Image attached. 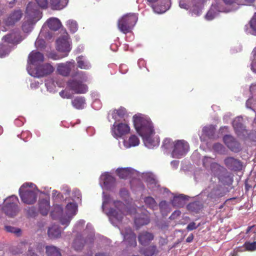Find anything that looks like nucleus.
<instances>
[{
    "label": "nucleus",
    "instance_id": "obj_2",
    "mask_svg": "<svg viewBox=\"0 0 256 256\" xmlns=\"http://www.w3.org/2000/svg\"><path fill=\"white\" fill-rule=\"evenodd\" d=\"M26 20L23 22L22 28L24 32H30L32 30L34 26L40 20L42 13L39 11L35 2H30L26 8Z\"/></svg>",
    "mask_w": 256,
    "mask_h": 256
},
{
    "label": "nucleus",
    "instance_id": "obj_27",
    "mask_svg": "<svg viewBox=\"0 0 256 256\" xmlns=\"http://www.w3.org/2000/svg\"><path fill=\"white\" fill-rule=\"evenodd\" d=\"M132 168H118L116 170V172L120 178H127L130 177L133 172Z\"/></svg>",
    "mask_w": 256,
    "mask_h": 256
},
{
    "label": "nucleus",
    "instance_id": "obj_1",
    "mask_svg": "<svg viewBox=\"0 0 256 256\" xmlns=\"http://www.w3.org/2000/svg\"><path fill=\"white\" fill-rule=\"evenodd\" d=\"M133 122L136 130L143 138L145 143L151 144V135L154 133L152 122L150 120L136 115L133 116Z\"/></svg>",
    "mask_w": 256,
    "mask_h": 256
},
{
    "label": "nucleus",
    "instance_id": "obj_37",
    "mask_svg": "<svg viewBox=\"0 0 256 256\" xmlns=\"http://www.w3.org/2000/svg\"><path fill=\"white\" fill-rule=\"evenodd\" d=\"M144 202L149 208H151L152 210H154L157 207V202H156L154 198L150 197V196L146 197L144 199Z\"/></svg>",
    "mask_w": 256,
    "mask_h": 256
},
{
    "label": "nucleus",
    "instance_id": "obj_14",
    "mask_svg": "<svg viewBox=\"0 0 256 256\" xmlns=\"http://www.w3.org/2000/svg\"><path fill=\"white\" fill-rule=\"evenodd\" d=\"M56 44L57 50L64 53L62 57L67 56L72 48L67 38H59L56 40Z\"/></svg>",
    "mask_w": 256,
    "mask_h": 256
},
{
    "label": "nucleus",
    "instance_id": "obj_48",
    "mask_svg": "<svg viewBox=\"0 0 256 256\" xmlns=\"http://www.w3.org/2000/svg\"><path fill=\"white\" fill-rule=\"evenodd\" d=\"M78 67L83 69H88L90 66V64L88 62L80 60H78Z\"/></svg>",
    "mask_w": 256,
    "mask_h": 256
},
{
    "label": "nucleus",
    "instance_id": "obj_12",
    "mask_svg": "<svg viewBox=\"0 0 256 256\" xmlns=\"http://www.w3.org/2000/svg\"><path fill=\"white\" fill-rule=\"evenodd\" d=\"M54 71V67L50 64H44L36 67L35 76L37 78H42L51 74Z\"/></svg>",
    "mask_w": 256,
    "mask_h": 256
},
{
    "label": "nucleus",
    "instance_id": "obj_21",
    "mask_svg": "<svg viewBox=\"0 0 256 256\" xmlns=\"http://www.w3.org/2000/svg\"><path fill=\"white\" fill-rule=\"evenodd\" d=\"M44 60V56L40 52H33L28 55V61L30 64H36L38 62H42Z\"/></svg>",
    "mask_w": 256,
    "mask_h": 256
},
{
    "label": "nucleus",
    "instance_id": "obj_41",
    "mask_svg": "<svg viewBox=\"0 0 256 256\" xmlns=\"http://www.w3.org/2000/svg\"><path fill=\"white\" fill-rule=\"evenodd\" d=\"M220 164L216 162L211 163L210 165V170L214 174H218L220 170Z\"/></svg>",
    "mask_w": 256,
    "mask_h": 256
},
{
    "label": "nucleus",
    "instance_id": "obj_18",
    "mask_svg": "<svg viewBox=\"0 0 256 256\" xmlns=\"http://www.w3.org/2000/svg\"><path fill=\"white\" fill-rule=\"evenodd\" d=\"M23 16V12L21 10H15L12 12L7 18L6 23L8 26L14 25L16 22L20 20Z\"/></svg>",
    "mask_w": 256,
    "mask_h": 256
},
{
    "label": "nucleus",
    "instance_id": "obj_5",
    "mask_svg": "<svg viewBox=\"0 0 256 256\" xmlns=\"http://www.w3.org/2000/svg\"><path fill=\"white\" fill-rule=\"evenodd\" d=\"M19 194L22 202L32 204L36 201V192L33 190L28 183L22 184L19 188Z\"/></svg>",
    "mask_w": 256,
    "mask_h": 256
},
{
    "label": "nucleus",
    "instance_id": "obj_56",
    "mask_svg": "<svg viewBox=\"0 0 256 256\" xmlns=\"http://www.w3.org/2000/svg\"><path fill=\"white\" fill-rule=\"evenodd\" d=\"M114 178L113 176H110V175H107L104 179V184H107L108 182H114Z\"/></svg>",
    "mask_w": 256,
    "mask_h": 256
},
{
    "label": "nucleus",
    "instance_id": "obj_30",
    "mask_svg": "<svg viewBox=\"0 0 256 256\" xmlns=\"http://www.w3.org/2000/svg\"><path fill=\"white\" fill-rule=\"evenodd\" d=\"M68 0H50V4L52 10H62L66 6Z\"/></svg>",
    "mask_w": 256,
    "mask_h": 256
},
{
    "label": "nucleus",
    "instance_id": "obj_42",
    "mask_svg": "<svg viewBox=\"0 0 256 256\" xmlns=\"http://www.w3.org/2000/svg\"><path fill=\"white\" fill-rule=\"evenodd\" d=\"M212 148L214 150L219 153H222L225 149L222 144L220 143L214 144L212 146Z\"/></svg>",
    "mask_w": 256,
    "mask_h": 256
},
{
    "label": "nucleus",
    "instance_id": "obj_51",
    "mask_svg": "<svg viewBox=\"0 0 256 256\" xmlns=\"http://www.w3.org/2000/svg\"><path fill=\"white\" fill-rule=\"evenodd\" d=\"M5 229L6 231L10 232L18 233L20 232V229H16L14 227L10 226H6L5 227Z\"/></svg>",
    "mask_w": 256,
    "mask_h": 256
},
{
    "label": "nucleus",
    "instance_id": "obj_33",
    "mask_svg": "<svg viewBox=\"0 0 256 256\" xmlns=\"http://www.w3.org/2000/svg\"><path fill=\"white\" fill-rule=\"evenodd\" d=\"M202 132L210 139H214L215 138L216 129L213 126H204Z\"/></svg>",
    "mask_w": 256,
    "mask_h": 256
},
{
    "label": "nucleus",
    "instance_id": "obj_50",
    "mask_svg": "<svg viewBox=\"0 0 256 256\" xmlns=\"http://www.w3.org/2000/svg\"><path fill=\"white\" fill-rule=\"evenodd\" d=\"M110 195H104L103 196V202L102 205V208L103 210L104 208L105 205L110 202Z\"/></svg>",
    "mask_w": 256,
    "mask_h": 256
},
{
    "label": "nucleus",
    "instance_id": "obj_7",
    "mask_svg": "<svg viewBox=\"0 0 256 256\" xmlns=\"http://www.w3.org/2000/svg\"><path fill=\"white\" fill-rule=\"evenodd\" d=\"M190 150L188 142L184 140H178L174 144V148L172 152L173 158H180L184 156Z\"/></svg>",
    "mask_w": 256,
    "mask_h": 256
},
{
    "label": "nucleus",
    "instance_id": "obj_46",
    "mask_svg": "<svg viewBox=\"0 0 256 256\" xmlns=\"http://www.w3.org/2000/svg\"><path fill=\"white\" fill-rule=\"evenodd\" d=\"M244 246L248 250H256V242H245Z\"/></svg>",
    "mask_w": 256,
    "mask_h": 256
},
{
    "label": "nucleus",
    "instance_id": "obj_47",
    "mask_svg": "<svg viewBox=\"0 0 256 256\" xmlns=\"http://www.w3.org/2000/svg\"><path fill=\"white\" fill-rule=\"evenodd\" d=\"M36 4L38 6V8L39 11V6L41 8H46L48 6V0H36Z\"/></svg>",
    "mask_w": 256,
    "mask_h": 256
},
{
    "label": "nucleus",
    "instance_id": "obj_60",
    "mask_svg": "<svg viewBox=\"0 0 256 256\" xmlns=\"http://www.w3.org/2000/svg\"><path fill=\"white\" fill-rule=\"evenodd\" d=\"M251 69L254 72H256V62H252L251 64Z\"/></svg>",
    "mask_w": 256,
    "mask_h": 256
},
{
    "label": "nucleus",
    "instance_id": "obj_36",
    "mask_svg": "<svg viewBox=\"0 0 256 256\" xmlns=\"http://www.w3.org/2000/svg\"><path fill=\"white\" fill-rule=\"evenodd\" d=\"M157 252H158V250L156 246V245H150L144 250V254L146 256H152L154 254H157Z\"/></svg>",
    "mask_w": 256,
    "mask_h": 256
},
{
    "label": "nucleus",
    "instance_id": "obj_22",
    "mask_svg": "<svg viewBox=\"0 0 256 256\" xmlns=\"http://www.w3.org/2000/svg\"><path fill=\"white\" fill-rule=\"evenodd\" d=\"M134 222L136 228L138 229L141 226L148 224L150 222V220L148 215L143 214L138 217H136Z\"/></svg>",
    "mask_w": 256,
    "mask_h": 256
},
{
    "label": "nucleus",
    "instance_id": "obj_17",
    "mask_svg": "<svg viewBox=\"0 0 256 256\" xmlns=\"http://www.w3.org/2000/svg\"><path fill=\"white\" fill-rule=\"evenodd\" d=\"M224 164L228 168L234 170H240L242 164L240 160L233 157H228L224 160Z\"/></svg>",
    "mask_w": 256,
    "mask_h": 256
},
{
    "label": "nucleus",
    "instance_id": "obj_54",
    "mask_svg": "<svg viewBox=\"0 0 256 256\" xmlns=\"http://www.w3.org/2000/svg\"><path fill=\"white\" fill-rule=\"evenodd\" d=\"M28 213L30 216H34L36 214L35 208H34V206L28 208Z\"/></svg>",
    "mask_w": 256,
    "mask_h": 256
},
{
    "label": "nucleus",
    "instance_id": "obj_34",
    "mask_svg": "<svg viewBox=\"0 0 256 256\" xmlns=\"http://www.w3.org/2000/svg\"><path fill=\"white\" fill-rule=\"evenodd\" d=\"M224 195V192L220 191V189L213 188L208 194V198H211V200H216L220 198H222Z\"/></svg>",
    "mask_w": 256,
    "mask_h": 256
},
{
    "label": "nucleus",
    "instance_id": "obj_25",
    "mask_svg": "<svg viewBox=\"0 0 256 256\" xmlns=\"http://www.w3.org/2000/svg\"><path fill=\"white\" fill-rule=\"evenodd\" d=\"M86 242V240L84 239L82 236H78L74 240L72 247L74 250H82Z\"/></svg>",
    "mask_w": 256,
    "mask_h": 256
},
{
    "label": "nucleus",
    "instance_id": "obj_8",
    "mask_svg": "<svg viewBox=\"0 0 256 256\" xmlns=\"http://www.w3.org/2000/svg\"><path fill=\"white\" fill-rule=\"evenodd\" d=\"M68 87L75 94H85L88 90V86L84 84L82 80L71 79L67 82Z\"/></svg>",
    "mask_w": 256,
    "mask_h": 256
},
{
    "label": "nucleus",
    "instance_id": "obj_9",
    "mask_svg": "<svg viewBox=\"0 0 256 256\" xmlns=\"http://www.w3.org/2000/svg\"><path fill=\"white\" fill-rule=\"evenodd\" d=\"M223 142L230 150L238 152L242 150L239 142L230 134H226L223 136Z\"/></svg>",
    "mask_w": 256,
    "mask_h": 256
},
{
    "label": "nucleus",
    "instance_id": "obj_59",
    "mask_svg": "<svg viewBox=\"0 0 256 256\" xmlns=\"http://www.w3.org/2000/svg\"><path fill=\"white\" fill-rule=\"evenodd\" d=\"M236 0H223L224 2L226 4H231L235 2Z\"/></svg>",
    "mask_w": 256,
    "mask_h": 256
},
{
    "label": "nucleus",
    "instance_id": "obj_4",
    "mask_svg": "<svg viewBox=\"0 0 256 256\" xmlns=\"http://www.w3.org/2000/svg\"><path fill=\"white\" fill-rule=\"evenodd\" d=\"M18 199L16 196H11L5 199L2 210L9 217H14L19 212Z\"/></svg>",
    "mask_w": 256,
    "mask_h": 256
},
{
    "label": "nucleus",
    "instance_id": "obj_26",
    "mask_svg": "<svg viewBox=\"0 0 256 256\" xmlns=\"http://www.w3.org/2000/svg\"><path fill=\"white\" fill-rule=\"evenodd\" d=\"M48 234L49 238H58L61 234V230L59 226L54 225L49 228L48 230Z\"/></svg>",
    "mask_w": 256,
    "mask_h": 256
},
{
    "label": "nucleus",
    "instance_id": "obj_45",
    "mask_svg": "<svg viewBox=\"0 0 256 256\" xmlns=\"http://www.w3.org/2000/svg\"><path fill=\"white\" fill-rule=\"evenodd\" d=\"M188 209L192 212H198V210H200V205L196 202H192L188 204Z\"/></svg>",
    "mask_w": 256,
    "mask_h": 256
},
{
    "label": "nucleus",
    "instance_id": "obj_58",
    "mask_svg": "<svg viewBox=\"0 0 256 256\" xmlns=\"http://www.w3.org/2000/svg\"><path fill=\"white\" fill-rule=\"evenodd\" d=\"M194 238V235L193 234H190L189 235V236H188L186 240V242H192V240Z\"/></svg>",
    "mask_w": 256,
    "mask_h": 256
},
{
    "label": "nucleus",
    "instance_id": "obj_49",
    "mask_svg": "<svg viewBox=\"0 0 256 256\" xmlns=\"http://www.w3.org/2000/svg\"><path fill=\"white\" fill-rule=\"evenodd\" d=\"M60 95L64 98H72V96L69 92L66 91V90H62L60 92Z\"/></svg>",
    "mask_w": 256,
    "mask_h": 256
},
{
    "label": "nucleus",
    "instance_id": "obj_64",
    "mask_svg": "<svg viewBox=\"0 0 256 256\" xmlns=\"http://www.w3.org/2000/svg\"><path fill=\"white\" fill-rule=\"evenodd\" d=\"M180 211H175L173 214H172L170 217L174 216L175 215L180 216Z\"/></svg>",
    "mask_w": 256,
    "mask_h": 256
},
{
    "label": "nucleus",
    "instance_id": "obj_55",
    "mask_svg": "<svg viewBox=\"0 0 256 256\" xmlns=\"http://www.w3.org/2000/svg\"><path fill=\"white\" fill-rule=\"evenodd\" d=\"M206 18L208 20H212L214 18V14L212 10L208 12L206 14Z\"/></svg>",
    "mask_w": 256,
    "mask_h": 256
},
{
    "label": "nucleus",
    "instance_id": "obj_43",
    "mask_svg": "<svg viewBox=\"0 0 256 256\" xmlns=\"http://www.w3.org/2000/svg\"><path fill=\"white\" fill-rule=\"evenodd\" d=\"M173 143L170 138H166L163 140L162 146L165 149H170L172 147Z\"/></svg>",
    "mask_w": 256,
    "mask_h": 256
},
{
    "label": "nucleus",
    "instance_id": "obj_28",
    "mask_svg": "<svg viewBox=\"0 0 256 256\" xmlns=\"http://www.w3.org/2000/svg\"><path fill=\"white\" fill-rule=\"evenodd\" d=\"M47 24L49 28L52 30H58L60 28L62 23L58 18H52L47 20Z\"/></svg>",
    "mask_w": 256,
    "mask_h": 256
},
{
    "label": "nucleus",
    "instance_id": "obj_40",
    "mask_svg": "<svg viewBox=\"0 0 256 256\" xmlns=\"http://www.w3.org/2000/svg\"><path fill=\"white\" fill-rule=\"evenodd\" d=\"M16 38L14 34H9L4 36L2 40L8 43H13Z\"/></svg>",
    "mask_w": 256,
    "mask_h": 256
},
{
    "label": "nucleus",
    "instance_id": "obj_62",
    "mask_svg": "<svg viewBox=\"0 0 256 256\" xmlns=\"http://www.w3.org/2000/svg\"><path fill=\"white\" fill-rule=\"evenodd\" d=\"M81 78L82 81H86L88 77L87 76H86L85 74H84V72H81Z\"/></svg>",
    "mask_w": 256,
    "mask_h": 256
},
{
    "label": "nucleus",
    "instance_id": "obj_6",
    "mask_svg": "<svg viewBox=\"0 0 256 256\" xmlns=\"http://www.w3.org/2000/svg\"><path fill=\"white\" fill-rule=\"evenodd\" d=\"M115 208H110L107 212V215L110 219L114 218L118 221L122 220L124 215L126 205L120 200L114 202Z\"/></svg>",
    "mask_w": 256,
    "mask_h": 256
},
{
    "label": "nucleus",
    "instance_id": "obj_32",
    "mask_svg": "<svg viewBox=\"0 0 256 256\" xmlns=\"http://www.w3.org/2000/svg\"><path fill=\"white\" fill-rule=\"evenodd\" d=\"M112 118L118 119V118H124L127 116V112L126 108L120 107L118 109H114L112 112Z\"/></svg>",
    "mask_w": 256,
    "mask_h": 256
},
{
    "label": "nucleus",
    "instance_id": "obj_57",
    "mask_svg": "<svg viewBox=\"0 0 256 256\" xmlns=\"http://www.w3.org/2000/svg\"><path fill=\"white\" fill-rule=\"evenodd\" d=\"M248 137L252 140L256 142V132L252 131L248 134Z\"/></svg>",
    "mask_w": 256,
    "mask_h": 256
},
{
    "label": "nucleus",
    "instance_id": "obj_13",
    "mask_svg": "<svg viewBox=\"0 0 256 256\" xmlns=\"http://www.w3.org/2000/svg\"><path fill=\"white\" fill-rule=\"evenodd\" d=\"M112 129V135L118 138L121 137L123 135L126 134L130 131V126L125 123H119L118 124H114Z\"/></svg>",
    "mask_w": 256,
    "mask_h": 256
},
{
    "label": "nucleus",
    "instance_id": "obj_3",
    "mask_svg": "<svg viewBox=\"0 0 256 256\" xmlns=\"http://www.w3.org/2000/svg\"><path fill=\"white\" fill-rule=\"evenodd\" d=\"M138 20V16L136 14H125L118 20V28L123 34H126L131 32Z\"/></svg>",
    "mask_w": 256,
    "mask_h": 256
},
{
    "label": "nucleus",
    "instance_id": "obj_10",
    "mask_svg": "<svg viewBox=\"0 0 256 256\" xmlns=\"http://www.w3.org/2000/svg\"><path fill=\"white\" fill-rule=\"evenodd\" d=\"M120 232L124 236V240L127 243V246L136 247L137 246L136 234L132 230L131 228L126 227Z\"/></svg>",
    "mask_w": 256,
    "mask_h": 256
},
{
    "label": "nucleus",
    "instance_id": "obj_23",
    "mask_svg": "<svg viewBox=\"0 0 256 256\" xmlns=\"http://www.w3.org/2000/svg\"><path fill=\"white\" fill-rule=\"evenodd\" d=\"M50 202L49 200H48L42 199L39 201V211L42 215H47L50 210Z\"/></svg>",
    "mask_w": 256,
    "mask_h": 256
},
{
    "label": "nucleus",
    "instance_id": "obj_19",
    "mask_svg": "<svg viewBox=\"0 0 256 256\" xmlns=\"http://www.w3.org/2000/svg\"><path fill=\"white\" fill-rule=\"evenodd\" d=\"M154 236L148 231H142L138 234V241L140 244L146 246L154 240Z\"/></svg>",
    "mask_w": 256,
    "mask_h": 256
},
{
    "label": "nucleus",
    "instance_id": "obj_38",
    "mask_svg": "<svg viewBox=\"0 0 256 256\" xmlns=\"http://www.w3.org/2000/svg\"><path fill=\"white\" fill-rule=\"evenodd\" d=\"M67 26L72 32H75L78 30L77 22L74 20H68L67 22Z\"/></svg>",
    "mask_w": 256,
    "mask_h": 256
},
{
    "label": "nucleus",
    "instance_id": "obj_61",
    "mask_svg": "<svg viewBox=\"0 0 256 256\" xmlns=\"http://www.w3.org/2000/svg\"><path fill=\"white\" fill-rule=\"evenodd\" d=\"M127 212L130 214H135L136 213V209L134 208H132L131 209H128L127 210Z\"/></svg>",
    "mask_w": 256,
    "mask_h": 256
},
{
    "label": "nucleus",
    "instance_id": "obj_20",
    "mask_svg": "<svg viewBox=\"0 0 256 256\" xmlns=\"http://www.w3.org/2000/svg\"><path fill=\"white\" fill-rule=\"evenodd\" d=\"M72 63L70 62H67L66 63H60L57 65V70L59 74L63 76H69Z\"/></svg>",
    "mask_w": 256,
    "mask_h": 256
},
{
    "label": "nucleus",
    "instance_id": "obj_29",
    "mask_svg": "<svg viewBox=\"0 0 256 256\" xmlns=\"http://www.w3.org/2000/svg\"><path fill=\"white\" fill-rule=\"evenodd\" d=\"M72 106L76 109H82L86 104V99L84 96H76L72 101Z\"/></svg>",
    "mask_w": 256,
    "mask_h": 256
},
{
    "label": "nucleus",
    "instance_id": "obj_39",
    "mask_svg": "<svg viewBox=\"0 0 256 256\" xmlns=\"http://www.w3.org/2000/svg\"><path fill=\"white\" fill-rule=\"evenodd\" d=\"M130 146H136L140 144V140L136 135H132L128 138Z\"/></svg>",
    "mask_w": 256,
    "mask_h": 256
},
{
    "label": "nucleus",
    "instance_id": "obj_44",
    "mask_svg": "<svg viewBox=\"0 0 256 256\" xmlns=\"http://www.w3.org/2000/svg\"><path fill=\"white\" fill-rule=\"evenodd\" d=\"M250 23V28L253 30L254 34H256V12L254 14Z\"/></svg>",
    "mask_w": 256,
    "mask_h": 256
},
{
    "label": "nucleus",
    "instance_id": "obj_52",
    "mask_svg": "<svg viewBox=\"0 0 256 256\" xmlns=\"http://www.w3.org/2000/svg\"><path fill=\"white\" fill-rule=\"evenodd\" d=\"M198 227V226H196V223L192 222H190L189 224H188L186 229L188 230H193L196 229V228Z\"/></svg>",
    "mask_w": 256,
    "mask_h": 256
},
{
    "label": "nucleus",
    "instance_id": "obj_63",
    "mask_svg": "<svg viewBox=\"0 0 256 256\" xmlns=\"http://www.w3.org/2000/svg\"><path fill=\"white\" fill-rule=\"evenodd\" d=\"M252 188V186L250 185L249 184L245 183V189L246 191L249 190L250 189Z\"/></svg>",
    "mask_w": 256,
    "mask_h": 256
},
{
    "label": "nucleus",
    "instance_id": "obj_11",
    "mask_svg": "<svg viewBox=\"0 0 256 256\" xmlns=\"http://www.w3.org/2000/svg\"><path fill=\"white\" fill-rule=\"evenodd\" d=\"M78 210V206L75 203L70 202L66 206V216L64 218H61V224L68 226L72 216L76 215Z\"/></svg>",
    "mask_w": 256,
    "mask_h": 256
},
{
    "label": "nucleus",
    "instance_id": "obj_15",
    "mask_svg": "<svg viewBox=\"0 0 256 256\" xmlns=\"http://www.w3.org/2000/svg\"><path fill=\"white\" fill-rule=\"evenodd\" d=\"M232 126L237 135L245 136L248 134L246 126L242 124V117L236 118L232 121Z\"/></svg>",
    "mask_w": 256,
    "mask_h": 256
},
{
    "label": "nucleus",
    "instance_id": "obj_53",
    "mask_svg": "<svg viewBox=\"0 0 256 256\" xmlns=\"http://www.w3.org/2000/svg\"><path fill=\"white\" fill-rule=\"evenodd\" d=\"M6 53V46L4 44H0V56H4Z\"/></svg>",
    "mask_w": 256,
    "mask_h": 256
},
{
    "label": "nucleus",
    "instance_id": "obj_35",
    "mask_svg": "<svg viewBox=\"0 0 256 256\" xmlns=\"http://www.w3.org/2000/svg\"><path fill=\"white\" fill-rule=\"evenodd\" d=\"M42 248V245L36 244L35 246H30L28 250L27 256H40L36 254V252H40Z\"/></svg>",
    "mask_w": 256,
    "mask_h": 256
},
{
    "label": "nucleus",
    "instance_id": "obj_24",
    "mask_svg": "<svg viewBox=\"0 0 256 256\" xmlns=\"http://www.w3.org/2000/svg\"><path fill=\"white\" fill-rule=\"evenodd\" d=\"M63 209L62 205L56 204L50 212V216L52 219H59L61 222V219L65 218L63 216Z\"/></svg>",
    "mask_w": 256,
    "mask_h": 256
},
{
    "label": "nucleus",
    "instance_id": "obj_31",
    "mask_svg": "<svg viewBox=\"0 0 256 256\" xmlns=\"http://www.w3.org/2000/svg\"><path fill=\"white\" fill-rule=\"evenodd\" d=\"M46 250L48 256H62L60 250L56 246H52V245L46 246Z\"/></svg>",
    "mask_w": 256,
    "mask_h": 256
},
{
    "label": "nucleus",
    "instance_id": "obj_16",
    "mask_svg": "<svg viewBox=\"0 0 256 256\" xmlns=\"http://www.w3.org/2000/svg\"><path fill=\"white\" fill-rule=\"evenodd\" d=\"M149 2L154 3L158 0H148ZM161 4H152V7L156 13H164L170 8V0H160Z\"/></svg>",
    "mask_w": 256,
    "mask_h": 256
}]
</instances>
